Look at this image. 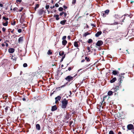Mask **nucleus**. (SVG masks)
I'll list each match as a JSON object with an SVG mask.
<instances>
[{
	"instance_id": "obj_20",
	"label": "nucleus",
	"mask_w": 134,
	"mask_h": 134,
	"mask_svg": "<svg viewBox=\"0 0 134 134\" xmlns=\"http://www.w3.org/2000/svg\"><path fill=\"white\" fill-rule=\"evenodd\" d=\"M113 91H109L108 93V95L109 96L111 95L113 93Z\"/></svg>"
},
{
	"instance_id": "obj_35",
	"label": "nucleus",
	"mask_w": 134,
	"mask_h": 134,
	"mask_svg": "<svg viewBox=\"0 0 134 134\" xmlns=\"http://www.w3.org/2000/svg\"><path fill=\"white\" fill-rule=\"evenodd\" d=\"M87 49L88 50V52H90V48L89 47H88L87 48Z\"/></svg>"
},
{
	"instance_id": "obj_34",
	"label": "nucleus",
	"mask_w": 134,
	"mask_h": 134,
	"mask_svg": "<svg viewBox=\"0 0 134 134\" xmlns=\"http://www.w3.org/2000/svg\"><path fill=\"white\" fill-rule=\"evenodd\" d=\"M66 38V36H63L62 38V40H65V39Z\"/></svg>"
},
{
	"instance_id": "obj_57",
	"label": "nucleus",
	"mask_w": 134,
	"mask_h": 134,
	"mask_svg": "<svg viewBox=\"0 0 134 134\" xmlns=\"http://www.w3.org/2000/svg\"><path fill=\"white\" fill-rule=\"evenodd\" d=\"M8 44L7 43H6L5 46L6 47H8Z\"/></svg>"
},
{
	"instance_id": "obj_49",
	"label": "nucleus",
	"mask_w": 134,
	"mask_h": 134,
	"mask_svg": "<svg viewBox=\"0 0 134 134\" xmlns=\"http://www.w3.org/2000/svg\"><path fill=\"white\" fill-rule=\"evenodd\" d=\"M118 24V23L117 22H115L114 24H113V25H117Z\"/></svg>"
},
{
	"instance_id": "obj_23",
	"label": "nucleus",
	"mask_w": 134,
	"mask_h": 134,
	"mask_svg": "<svg viewBox=\"0 0 134 134\" xmlns=\"http://www.w3.org/2000/svg\"><path fill=\"white\" fill-rule=\"evenodd\" d=\"M8 21H7L5 23H3V25L4 26H6L8 25Z\"/></svg>"
},
{
	"instance_id": "obj_50",
	"label": "nucleus",
	"mask_w": 134,
	"mask_h": 134,
	"mask_svg": "<svg viewBox=\"0 0 134 134\" xmlns=\"http://www.w3.org/2000/svg\"><path fill=\"white\" fill-rule=\"evenodd\" d=\"M63 14H64V16L65 17L66 15H67V14L66 13H64H64H63Z\"/></svg>"
},
{
	"instance_id": "obj_11",
	"label": "nucleus",
	"mask_w": 134,
	"mask_h": 134,
	"mask_svg": "<svg viewBox=\"0 0 134 134\" xmlns=\"http://www.w3.org/2000/svg\"><path fill=\"white\" fill-rule=\"evenodd\" d=\"M53 17L55 18V19L57 20H58L59 19L58 15L54 14L53 15Z\"/></svg>"
},
{
	"instance_id": "obj_18",
	"label": "nucleus",
	"mask_w": 134,
	"mask_h": 134,
	"mask_svg": "<svg viewBox=\"0 0 134 134\" xmlns=\"http://www.w3.org/2000/svg\"><path fill=\"white\" fill-rule=\"evenodd\" d=\"M116 80V77H114L112 79L110 80V82L111 83H113L115 82Z\"/></svg>"
},
{
	"instance_id": "obj_38",
	"label": "nucleus",
	"mask_w": 134,
	"mask_h": 134,
	"mask_svg": "<svg viewBox=\"0 0 134 134\" xmlns=\"http://www.w3.org/2000/svg\"><path fill=\"white\" fill-rule=\"evenodd\" d=\"M49 8V5H46V9H48Z\"/></svg>"
},
{
	"instance_id": "obj_60",
	"label": "nucleus",
	"mask_w": 134,
	"mask_h": 134,
	"mask_svg": "<svg viewBox=\"0 0 134 134\" xmlns=\"http://www.w3.org/2000/svg\"><path fill=\"white\" fill-rule=\"evenodd\" d=\"M85 61V60H82V61H81V62H84Z\"/></svg>"
},
{
	"instance_id": "obj_24",
	"label": "nucleus",
	"mask_w": 134,
	"mask_h": 134,
	"mask_svg": "<svg viewBox=\"0 0 134 134\" xmlns=\"http://www.w3.org/2000/svg\"><path fill=\"white\" fill-rule=\"evenodd\" d=\"M39 7V5L38 4H36V5L35 7L34 8V9L35 10H36V9Z\"/></svg>"
},
{
	"instance_id": "obj_52",
	"label": "nucleus",
	"mask_w": 134,
	"mask_h": 134,
	"mask_svg": "<svg viewBox=\"0 0 134 134\" xmlns=\"http://www.w3.org/2000/svg\"><path fill=\"white\" fill-rule=\"evenodd\" d=\"M55 7V6H54V5H53L52 6H51L50 8H51V9H53V8H54Z\"/></svg>"
},
{
	"instance_id": "obj_62",
	"label": "nucleus",
	"mask_w": 134,
	"mask_h": 134,
	"mask_svg": "<svg viewBox=\"0 0 134 134\" xmlns=\"http://www.w3.org/2000/svg\"><path fill=\"white\" fill-rule=\"evenodd\" d=\"M68 39H70V37L69 36H68Z\"/></svg>"
},
{
	"instance_id": "obj_54",
	"label": "nucleus",
	"mask_w": 134,
	"mask_h": 134,
	"mask_svg": "<svg viewBox=\"0 0 134 134\" xmlns=\"http://www.w3.org/2000/svg\"><path fill=\"white\" fill-rule=\"evenodd\" d=\"M91 25L92 26H93V27H94L96 26L94 24H91Z\"/></svg>"
},
{
	"instance_id": "obj_51",
	"label": "nucleus",
	"mask_w": 134,
	"mask_h": 134,
	"mask_svg": "<svg viewBox=\"0 0 134 134\" xmlns=\"http://www.w3.org/2000/svg\"><path fill=\"white\" fill-rule=\"evenodd\" d=\"M71 67H69L68 68V70H69V71H70V70H71Z\"/></svg>"
},
{
	"instance_id": "obj_2",
	"label": "nucleus",
	"mask_w": 134,
	"mask_h": 134,
	"mask_svg": "<svg viewBox=\"0 0 134 134\" xmlns=\"http://www.w3.org/2000/svg\"><path fill=\"white\" fill-rule=\"evenodd\" d=\"M109 11L108 10H107L104 12H102L101 13V15L103 17H105L109 13Z\"/></svg>"
},
{
	"instance_id": "obj_39",
	"label": "nucleus",
	"mask_w": 134,
	"mask_h": 134,
	"mask_svg": "<svg viewBox=\"0 0 134 134\" xmlns=\"http://www.w3.org/2000/svg\"><path fill=\"white\" fill-rule=\"evenodd\" d=\"M16 22L15 21H14L13 23H12V25H14L15 24Z\"/></svg>"
},
{
	"instance_id": "obj_31",
	"label": "nucleus",
	"mask_w": 134,
	"mask_h": 134,
	"mask_svg": "<svg viewBox=\"0 0 134 134\" xmlns=\"http://www.w3.org/2000/svg\"><path fill=\"white\" fill-rule=\"evenodd\" d=\"M52 53L50 51V50H48V52H47V54L48 55H51L52 54Z\"/></svg>"
},
{
	"instance_id": "obj_1",
	"label": "nucleus",
	"mask_w": 134,
	"mask_h": 134,
	"mask_svg": "<svg viewBox=\"0 0 134 134\" xmlns=\"http://www.w3.org/2000/svg\"><path fill=\"white\" fill-rule=\"evenodd\" d=\"M68 100H67L65 98L61 102V108L63 109L66 108L68 104Z\"/></svg>"
},
{
	"instance_id": "obj_40",
	"label": "nucleus",
	"mask_w": 134,
	"mask_h": 134,
	"mask_svg": "<svg viewBox=\"0 0 134 134\" xmlns=\"http://www.w3.org/2000/svg\"><path fill=\"white\" fill-rule=\"evenodd\" d=\"M9 107H7L5 108V111L7 112V111L8 110V109Z\"/></svg>"
},
{
	"instance_id": "obj_45",
	"label": "nucleus",
	"mask_w": 134,
	"mask_h": 134,
	"mask_svg": "<svg viewBox=\"0 0 134 134\" xmlns=\"http://www.w3.org/2000/svg\"><path fill=\"white\" fill-rule=\"evenodd\" d=\"M18 9L17 8H14L13 9V10L14 11H17V12H18V11H17L16 10V9Z\"/></svg>"
},
{
	"instance_id": "obj_21",
	"label": "nucleus",
	"mask_w": 134,
	"mask_h": 134,
	"mask_svg": "<svg viewBox=\"0 0 134 134\" xmlns=\"http://www.w3.org/2000/svg\"><path fill=\"white\" fill-rule=\"evenodd\" d=\"M66 20H64L60 22V23L61 24L63 25L65 24L66 23Z\"/></svg>"
},
{
	"instance_id": "obj_25",
	"label": "nucleus",
	"mask_w": 134,
	"mask_h": 134,
	"mask_svg": "<svg viewBox=\"0 0 134 134\" xmlns=\"http://www.w3.org/2000/svg\"><path fill=\"white\" fill-rule=\"evenodd\" d=\"M92 41H93L92 39H90L88 40V43H91L92 42Z\"/></svg>"
},
{
	"instance_id": "obj_48",
	"label": "nucleus",
	"mask_w": 134,
	"mask_h": 134,
	"mask_svg": "<svg viewBox=\"0 0 134 134\" xmlns=\"http://www.w3.org/2000/svg\"><path fill=\"white\" fill-rule=\"evenodd\" d=\"M76 2V0H73L72 2V4H74Z\"/></svg>"
},
{
	"instance_id": "obj_14",
	"label": "nucleus",
	"mask_w": 134,
	"mask_h": 134,
	"mask_svg": "<svg viewBox=\"0 0 134 134\" xmlns=\"http://www.w3.org/2000/svg\"><path fill=\"white\" fill-rule=\"evenodd\" d=\"M23 37H21L18 39V41L19 43L22 42L23 41Z\"/></svg>"
},
{
	"instance_id": "obj_55",
	"label": "nucleus",
	"mask_w": 134,
	"mask_h": 134,
	"mask_svg": "<svg viewBox=\"0 0 134 134\" xmlns=\"http://www.w3.org/2000/svg\"><path fill=\"white\" fill-rule=\"evenodd\" d=\"M107 97V96H104L103 98V100H104V99L105 98Z\"/></svg>"
},
{
	"instance_id": "obj_16",
	"label": "nucleus",
	"mask_w": 134,
	"mask_h": 134,
	"mask_svg": "<svg viewBox=\"0 0 134 134\" xmlns=\"http://www.w3.org/2000/svg\"><path fill=\"white\" fill-rule=\"evenodd\" d=\"M67 43V41L66 40H63L62 41V44L64 46H65L66 44Z\"/></svg>"
},
{
	"instance_id": "obj_6",
	"label": "nucleus",
	"mask_w": 134,
	"mask_h": 134,
	"mask_svg": "<svg viewBox=\"0 0 134 134\" xmlns=\"http://www.w3.org/2000/svg\"><path fill=\"white\" fill-rule=\"evenodd\" d=\"M119 89V87L118 86H116L115 87H114L111 89L113 92H115L118 91Z\"/></svg>"
},
{
	"instance_id": "obj_8",
	"label": "nucleus",
	"mask_w": 134,
	"mask_h": 134,
	"mask_svg": "<svg viewBox=\"0 0 134 134\" xmlns=\"http://www.w3.org/2000/svg\"><path fill=\"white\" fill-rule=\"evenodd\" d=\"M61 99V97L59 96H58L55 98V103H57L59 101H60Z\"/></svg>"
},
{
	"instance_id": "obj_22",
	"label": "nucleus",
	"mask_w": 134,
	"mask_h": 134,
	"mask_svg": "<svg viewBox=\"0 0 134 134\" xmlns=\"http://www.w3.org/2000/svg\"><path fill=\"white\" fill-rule=\"evenodd\" d=\"M90 34L88 32H85L83 35V36L86 37L87 35H89Z\"/></svg>"
},
{
	"instance_id": "obj_12",
	"label": "nucleus",
	"mask_w": 134,
	"mask_h": 134,
	"mask_svg": "<svg viewBox=\"0 0 134 134\" xmlns=\"http://www.w3.org/2000/svg\"><path fill=\"white\" fill-rule=\"evenodd\" d=\"M57 109V108L56 106V105H54L52 107L51 110L52 111H54L56 110Z\"/></svg>"
},
{
	"instance_id": "obj_29",
	"label": "nucleus",
	"mask_w": 134,
	"mask_h": 134,
	"mask_svg": "<svg viewBox=\"0 0 134 134\" xmlns=\"http://www.w3.org/2000/svg\"><path fill=\"white\" fill-rule=\"evenodd\" d=\"M3 19L6 21H7L8 20V18H6L5 17H3Z\"/></svg>"
},
{
	"instance_id": "obj_13",
	"label": "nucleus",
	"mask_w": 134,
	"mask_h": 134,
	"mask_svg": "<svg viewBox=\"0 0 134 134\" xmlns=\"http://www.w3.org/2000/svg\"><path fill=\"white\" fill-rule=\"evenodd\" d=\"M119 72L118 71L116 70H113L112 72V73L113 75H115L116 74H119Z\"/></svg>"
},
{
	"instance_id": "obj_56",
	"label": "nucleus",
	"mask_w": 134,
	"mask_h": 134,
	"mask_svg": "<svg viewBox=\"0 0 134 134\" xmlns=\"http://www.w3.org/2000/svg\"><path fill=\"white\" fill-rule=\"evenodd\" d=\"M2 47H4L5 46V44L4 43H3L2 44Z\"/></svg>"
},
{
	"instance_id": "obj_17",
	"label": "nucleus",
	"mask_w": 134,
	"mask_h": 134,
	"mask_svg": "<svg viewBox=\"0 0 134 134\" xmlns=\"http://www.w3.org/2000/svg\"><path fill=\"white\" fill-rule=\"evenodd\" d=\"M59 55L60 56L64 55V52L63 51H61L59 53Z\"/></svg>"
},
{
	"instance_id": "obj_59",
	"label": "nucleus",
	"mask_w": 134,
	"mask_h": 134,
	"mask_svg": "<svg viewBox=\"0 0 134 134\" xmlns=\"http://www.w3.org/2000/svg\"><path fill=\"white\" fill-rule=\"evenodd\" d=\"M124 74H125L124 73H122L121 74V75H124Z\"/></svg>"
},
{
	"instance_id": "obj_46",
	"label": "nucleus",
	"mask_w": 134,
	"mask_h": 134,
	"mask_svg": "<svg viewBox=\"0 0 134 134\" xmlns=\"http://www.w3.org/2000/svg\"><path fill=\"white\" fill-rule=\"evenodd\" d=\"M65 86V85H64L59 87V88H62L63 87H64Z\"/></svg>"
},
{
	"instance_id": "obj_41",
	"label": "nucleus",
	"mask_w": 134,
	"mask_h": 134,
	"mask_svg": "<svg viewBox=\"0 0 134 134\" xmlns=\"http://www.w3.org/2000/svg\"><path fill=\"white\" fill-rule=\"evenodd\" d=\"M6 29L4 27H3L2 29V30L3 31L5 32V31Z\"/></svg>"
},
{
	"instance_id": "obj_47",
	"label": "nucleus",
	"mask_w": 134,
	"mask_h": 134,
	"mask_svg": "<svg viewBox=\"0 0 134 134\" xmlns=\"http://www.w3.org/2000/svg\"><path fill=\"white\" fill-rule=\"evenodd\" d=\"M114 17L116 18H117L118 17V15L117 14H115Z\"/></svg>"
},
{
	"instance_id": "obj_19",
	"label": "nucleus",
	"mask_w": 134,
	"mask_h": 134,
	"mask_svg": "<svg viewBox=\"0 0 134 134\" xmlns=\"http://www.w3.org/2000/svg\"><path fill=\"white\" fill-rule=\"evenodd\" d=\"M36 129L38 130H40V126L39 124H37L36 125Z\"/></svg>"
},
{
	"instance_id": "obj_53",
	"label": "nucleus",
	"mask_w": 134,
	"mask_h": 134,
	"mask_svg": "<svg viewBox=\"0 0 134 134\" xmlns=\"http://www.w3.org/2000/svg\"><path fill=\"white\" fill-rule=\"evenodd\" d=\"M3 5L2 4H0V7H3Z\"/></svg>"
},
{
	"instance_id": "obj_32",
	"label": "nucleus",
	"mask_w": 134,
	"mask_h": 134,
	"mask_svg": "<svg viewBox=\"0 0 134 134\" xmlns=\"http://www.w3.org/2000/svg\"><path fill=\"white\" fill-rule=\"evenodd\" d=\"M114 133L113 131H110L109 133V134H114Z\"/></svg>"
},
{
	"instance_id": "obj_43",
	"label": "nucleus",
	"mask_w": 134,
	"mask_h": 134,
	"mask_svg": "<svg viewBox=\"0 0 134 134\" xmlns=\"http://www.w3.org/2000/svg\"><path fill=\"white\" fill-rule=\"evenodd\" d=\"M23 7H21V9H19V11L20 12H21V11H22V10H23Z\"/></svg>"
},
{
	"instance_id": "obj_42",
	"label": "nucleus",
	"mask_w": 134,
	"mask_h": 134,
	"mask_svg": "<svg viewBox=\"0 0 134 134\" xmlns=\"http://www.w3.org/2000/svg\"><path fill=\"white\" fill-rule=\"evenodd\" d=\"M63 13H64V12H62L60 13L59 15L60 16H62L63 14Z\"/></svg>"
},
{
	"instance_id": "obj_26",
	"label": "nucleus",
	"mask_w": 134,
	"mask_h": 134,
	"mask_svg": "<svg viewBox=\"0 0 134 134\" xmlns=\"http://www.w3.org/2000/svg\"><path fill=\"white\" fill-rule=\"evenodd\" d=\"M82 69H80L77 71V73L75 75L73 76L74 77H75L76 76H77L78 75L77 74V73L81 70Z\"/></svg>"
},
{
	"instance_id": "obj_63",
	"label": "nucleus",
	"mask_w": 134,
	"mask_h": 134,
	"mask_svg": "<svg viewBox=\"0 0 134 134\" xmlns=\"http://www.w3.org/2000/svg\"><path fill=\"white\" fill-rule=\"evenodd\" d=\"M32 112H33V113L34 112L35 113V110H34Z\"/></svg>"
},
{
	"instance_id": "obj_10",
	"label": "nucleus",
	"mask_w": 134,
	"mask_h": 134,
	"mask_svg": "<svg viewBox=\"0 0 134 134\" xmlns=\"http://www.w3.org/2000/svg\"><path fill=\"white\" fill-rule=\"evenodd\" d=\"M79 43V42L78 41H75L74 42V46L76 48H77L79 46L78 43Z\"/></svg>"
},
{
	"instance_id": "obj_36",
	"label": "nucleus",
	"mask_w": 134,
	"mask_h": 134,
	"mask_svg": "<svg viewBox=\"0 0 134 134\" xmlns=\"http://www.w3.org/2000/svg\"><path fill=\"white\" fill-rule=\"evenodd\" d=\"M18 32L20 33V32H21L22 30L21 29H19L18 30Z\"/></svg>"
},
{
	"instance_id": "obj_9",
	"label": "nucleus",
	"mask_w": 134,
	"mask_h": 134,
	"mask_svg": "<svg viewBox=\"0 0 134 134\" xmlns=\"http://www.w3.org/2000/svg\"><path fill=\"white\" fill-rule=\"evenodd\" d=\"M102 33V32L101 31H98L96 34H95V36L96 37H98L99 35H101Z\"/></svg>"
},
{
	"instance_id": "obj_3",
	"label": "nucleus",
	"mask_w": 134,
	"mask_h": 134,
	"mask_svg": "<svg viewBox=\"0 0 134 134\" xmlns=\"http://www.w3.org/2000/svg\"><path fill=\"white\" fill-rule=\"evenodd\" d=\"M74 77H72L70 75H69L67 77H66L65 78V79L67 81L69 82L72 80L73 79Z\"/></svg>"
},
{
	"instance_id": "obj_5",
	"label": "nucleus",
	"mask_w": 134,
	"mask_h": 134,
	"mask_svg": "<svg viewBox=\"0 0 134 134\" xmlns=\"http://www.w3.org/2000/svg\"><path fill=\"white\" fill-rule=\"evenodd\" d=\"M103 42L100 40L98 41H97V42L96 44V46H101L103 44Z\"/></svg>"
},
{
	"instance_id": "obj_15",
	"label": "nucleus",
	"mask_w": 134,
	"mask_h": 134,
	"mask_svg": "<svg viewBox=\"0 0 134 134\" xmlns=\"http://www.w3.org/2000/svg\"><path fill=\"white\" fill-rule=\"evenodd\" d=\"M14 51V49L12 48H9V52L10 53H13Z\"/></svg>"
},
{
	"instance_id": "obj_33",
	"label": "nucleus",
	"mask_w": 134,
	"mask_h": 134,
	"mask_svg": "<svg viewBox=\"0 0 134 134\" xmlns=\"http://www.w3.org/2000/svg\"><path fill=\"white\" fill-rule=\"evenodd\" d=\"M27 64L26 63H24L23 65V66L24 67H26L27 66Z\"/></svg>"
},
{
	"instance_id": "obj_61",
	"label": "nucleus",
	"mask_w": 134,
	"mask_h": 134,
	"mask_svg": "<svg viewBox=\"0 0 134 134\" xmlns=\"http://www.w3.org/2000/svg\"><path fill=\"white\" fill-rule=\"evenodd\" d=\"M118 134H121V133L120 132H119Z\"/></svg>"
},
{
	"instance_id": "obj_37",
	"label": "nucleus",
	"mask_w": 134,
	"mask_h": 134,
	"mask_svg": "<svg viewBox=\"0 0 134 134\" xmlns=\"http://www.w3.org/2000/svg\"><path fill=\"white\" fill-rule=\"evenodd\" d=\"M54 6H55L56 7H59V5L58 4L56 3L55 4Z\"/></svg>"
},
{
	"instance_id": "obj_30",
	"label": "nucleus",
	"mask_w": 134,
	"mask_h": 134,
	"mask_svg": "<svg viewBox=\"0 0 134 134\" xmlns=\"http://www.w3.org/2000/svg\"><path fill=\"white\" fill-rule=\"evenodd\" d=\"M63 8L62 7H60L59 8L58 10L59 11H62L63 10Z\"/></svg>"
},
{
	"instance_id": "obj_28",
	"label": "nucleus",
	"mask_w": 134,
	"mask_h": 134,
	"mask_svg": "<svg viewBox=\"0 0 134 134\" xmlns=\"http://www.w3.org/2000/svg\"><path fill=\"white\" fill-rule=\"evenodd\" d=\"M85 59L88 62H89L90 61L89 58H88L87 57H85Z\"/></svg>"
},
{
	"instance_id": "obj_7",
	"label": "nucleus",
	"mask_w": 134,
	"mask_h": 134,
	"mask_svg": "<svg viewBox=\"0 0 134 134\" xmlns=\"http://www.w3.org/2000/svg\"><path fill=\"white\" fill-rule=\"evenodd\" d=\"M120 78L118 80V81H119V82L120 83V84H121L122 82V79L124 78V77L123 76H120Z\"/></svg>"
},
{
	"instance_id": "obj_64",
	"label": "nucleus",
	"mask_w": 134,
	"mask_h": 134,
	"mask_svg": "<svg viewBox=\"0 0 134 134\" xmlns=\"http://www.w3.org/2000/svg\"><path fill=\"white\" fill-rule=\"evenodd\" d=\"M63 64H62V65H61V67H63Z\"/></svg>"
},
{
	"instance_id": "obj_27",
	"label": "nucleus",
	"mask_w": 134,
	"mask_h": 134,
	"mask_svg": "<svg viewBox=\"0 0 134 134\" xmlns=\"http://www.w3.org/2000/svg\"><path fill=\"white\" fill-rule=\"evenodd\" d=\"M65 54H64V55L63 56H62V58H61V59L60 60L61 62H62L63 60L64 59L65 57Z\"/></svg>"
},
{
	"instance_id": "obj_4",
	"label": "nucleus",
	"mask_w": 134,
	"mask_h": 134,
	"mask_svg": "<svg viewBox=\"0 0 134 134\" xmlns=\"http://www.w3.org/2000/svg\"><path fill=\"white\" fill-rule=\"evenodd\" d=\"M127 128L129 130H131L134 129V127H133V126L131 124H130L128 125L127 126Z\"/></svg>"
},
{
	"instance_id": "obj_44",
	"label": "nucleus",
	"mask_w": 134,
	"mask_h": 134,
	"mask_svg": "<svg viewBox=\"0 0 134 134\" xmlns=\"http://www.w3.org/2000/svg\"><path fill=\"white\" fill-rule=\"evenodd\" d=\"M21 1V0H16V2L17 3L19 2H20Z\"/></svg>"
},
{
	"instance_id": "obj_58",
	"label": "nucleus",
	"mask_w": 134,
	"mask_h": 134,
	"mask_svg": "<svg viewBox=\"0 0 134 134\" xmlns=\"http://www.w3.org/2000/svg\"><path fill=\"white\" fill-rule=\"evenodd\" d=\"M63 7L65 9H66L67 8V7L65 6H64Z\"/></svg>"
}]
</instances>
